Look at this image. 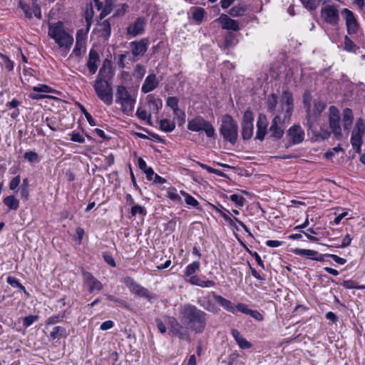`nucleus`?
<instances>
[{"mask_svg":"<svg viewBox=\"0 0 365 365\" xmlns=\"http://www.w3.org/2000/svg\"><path fill=\"white\" fill-rule=\"evenodd\" d=\"M329 126L336 140H340L343 138L342 125L344 130L347 133L349 132L353 122L354 113L351 108H346L341 114L339 110L334 106H331L329 108Z\"/></svg>","mask_w":365,"mask_h":365,"instance_id":"obj_1","label":"nucleus"},{"mask_svg":"<svg viewBox=\"0 0 365 365\" xmlns=\"http://www.w3.org/2000/svg\"><path fill=\"white\" fill-rule=\"evenodd\" d=\"M181 321L187 329L202 333L207 326V314L191 304H185L180 309Z\"/></svg>","mask_w":365,"mask_h":365,"instance_id":"obj_2","label":"nucleus"},{"mask_svg":"<svg viewBox=\"0 0 365 365\" xmlns=\"http://www.w3.org/2000/svg\"><path fill=\"white\" fill-rule=\"evenodd\" d=\"M48 36L53 39L55 43L61 48H64L68 51L73 45V38L66 30L63 21H58L55 23L48 24Z\"/></svg>","mask_w":365,"mask_h":365,"instance_id":"obj_3","label":"nucleus"},{"mask_svg":"<svg viewBox=\"0 0 365 365\" xmlns=\"http://www.w3.org/2000/svg\"><path fill=\"white\" fill-rule=\"evenodd\" d=\"M220 133L225 140L235 145L238 137V125L230 115H225L222 118Z\"/></svg>","mask_w":365,"mask_h":365,"instance_id":"obj_4","label":"nucleus"},{"mask_svg":"<svg viewBox=\"0 0 365 365\" xmlns=\"http://www.w3.org/2000/svg\"><path fill=\"white\" fill-rule=\"evenodd\" d=\"M115 102L121 106L122 111L129 115L134 110L136 102V96L131 94L124 86H118L116 88Z\"/></svg>","mask_w":365,"mask_h":365,"instance_id":"obj_5","label":"nucleus"},{"mask_svg":"<svg viewBox=\"0 0 365 365\" xmlns=\"http://www.w3.org/2000/svg\"><path fill=\"white\" fill-rule=\"evenodd\" d=\"M93 88L96 96L104 103L110 106L113 101V91L112 84L108 81L96 79Z\"/></svg>","mask_w":365,"mask_h":365,"instance_id":"obj_6","label":"nucleus"},{"mask_svg":"<svg viewBox=\"0 0 365 365\" xmlns=\"http://www.w3.org/2000/svg\"><path fill=\"white\" fill-rule=\"evenodd\" d=\"M365 134V122L362 118L356 119L351 133L350 142L352 148L356 153H360L363 145V137Z\"/></svg>","mask_w":365,"mask_h":365,"instance_id":"obj_7","label":"nucleus"},{"mask_svg":"<svg viewBox=\"0 0 365 365\" xmlns=\"http://www.w3.org/2000/svg\"><path fill=\"white\" fill-rule=\"evenodd\" d=\"M187 129L192 132L204 131L207 138L215 135V129L213 125L202 116H197L188 120Z\"/></svg>","mask_w":365,"mask_h":365,"instance_id":"obj_8","label":"nucleus"},{"mask_svg":"<svg viewBox=\"0 0 365 365\" xmlns=\"http://www.w3.org/2000/svg\"><path fill=\"white\" fill-rule=\"evenodd\" d=\"M293 111V98L291 93L284 91L274 113L280 115L284 121L289 120Z\"/></svg>","mask_w":365,"mask_h":365,"instance_id":"obj_9","label":"nucleus"},{"mask_svg":"<svg viewBox=\"0 0 365 365\" xmlns=\"http://www.w3.org/2000/svg\"><path fill=\"white\" fill-rule=\"evenodd\" d=\"M40 0H19V6L24 11L26 18L31 19L33 16L41 19Z\"/></svg>","mask_w":365,"mask_h":365,"instance_id":"obj_10","label":"nucleus"},{"mask_svg":"<svg viewBox=\"0 0 365 365\" xmlns=\"http://www.w3.org/2000/svg\"><path fill=\"white\" fill-rule=\"evenodd\" d=\"M254 115L250 110H247L242 121V136L245 140H250L254 133Z\"/></svg>","mask_w":365,"mask_h":365,"instance_id":"obj_11","label":"nucleus"},{"mask_svg":"<svg viewBox=\"0 0 365 365\" xmlns=\"http://www.w3.org/2000/svg\"><path fill=\"white\" fill-rule=\"evenodd\" d=\"M286 137L289 143L285 144V148H288L292 145L299 144L303 142L304 131L299 125L295 124L289 128Z\"/></svg>","mask_w":365,"mask_h":365,"instance_id":"obj_12","label":"nucleus"},{"mask_svg":"<svg viewBox=\"0 0 365 365\" xmlns=\"http://www.w3.org/2000/svg\"><path fill=\"white\" fill-rule=\"evenodd\" d=\"M284 122L280 115L274 116L269 127V133L272 138L279 140L283 136L285 128Z\"/></svg>","mask_w":365,"mask_h":365,"instance_id":"obj_13","label":"nucleus"},{"mask_svg":"<svg viewBox=\"0 0 365 365\" xmlns=\"http://www.w3.org/2000/svg\"><path fill=\"white\" fill-rule=\"evenodd\" d=\"M345 21L347 32L349 34H355L359 29V24L355 18L354 13L348 9H344L341 11Z\"/></svg>","mask_w":365,"mask_h":365,"instance_id":"obj_14","label":"nucleus"},{"mask_svg":"<svg viewBox=\"0 0 365 365\" xmlns=\"http://www.w3.org/2000/svg\"><path fill=\"white\" fill-rule=\"evenodd\" d=\"M149 45V40L146 38H142L138 41H132L130 43L133 61L138 60L140 56H143L147 51Z\"/></svg>","mask_w":365,"mask_h":365,"instance_id":"obj_15","label":"nucleus"},{"mask_svg":"<svg viewBox=\"0 0 365 365\" xmlns=\"http://www.w3.org/2000/svg\"><path fill=\"white\" fill-rule=\"evenodd\" d=\"M322 16L324 21L331 25H336L339 20V11L336 6L327 5L322 9Z\"/></svg>","mask_w":365,"mask_h":365,"instance_id":"obj_16","label":"nucleus"},{"mask_svg":"<svg viewBox=\"0 0 365 365\" xmlns=\"http://www.w3.org/2000/svg\"><path fill=\"white\" fill-rule=\"evenodd\" d=\"M146 21L143 17H138L127 27V34L132 36H136L144 32Z\"/></svg>","mask_w":365,"mask_h":365,"instance_id":"obj_17","label":"nucleus"},{"mask_svg":"<svg viewBox=\"0 0 365 365\" xmlns=\"http://www.w3.org/2000/svg\"><path fill=\"white\" fill-rule=\"evenodd\" d=\"M268 121L265 115L259 113L257 121V133L255 138L263 140L267 132Z\"/></svg>","mask_w":365,"mask_h":365,"instance_id":"obj_18","label":"nucleus"},{"mask_svg":"<svg viewBox=\"0 0 365 365\" xmlns=\"http://www.w3.org/2000/svg\"><path fill=\"white\" fill-rule=\"evenodd\" d=\"M159 81L156 75L153 73H150L145 79L144 83L141 87V92L143 93H148L154 91L159 86Z\"/></svg>","mask_w":365,"mask_h":365,"instance_id":"obj_19","label":"nucleus"},{"mask_svg":"<svg viewBox=\"0 0 365 365\" xmlns=\"http://www.w3.org/2000/svg\"><path fill=\"white\" fill-rule=\"evenodd\" d=\"M221 24L222 29L225 30H232L237 31L240 30L239 23L236 20L232 19L226 14H221L217 19Z\"/></svg>","mask_w":365,"mask_h":365,"instance_id":"obj_20","label":"nucleus"},{"mask_svg":"<svg viewBox=\"0 0 365 365\" xmlns=\"http://www.w3.org/2000/svg\"><path fill=\"white\" fill-rule=\"evenodd\" d=\"M212 296L216 302L227 312L235 314L236 311H237V304L235 305L231 301L216 294L215 292H212Z\"/></svg>","mask_w":365,"mask_h":365,"instance_id":"obj_21","label":"nucleus"},{"mask_svg":"<svg viewBox=\"0 0 365 365\" xmlns=\"http://www.w3.org/2000/svg\"><path fill=\"white\" fill-rule=\"evenodd\" d=\"M100 57L98 53L94 50L91 49L88 54V58L86 62V66L88 67L91 74H94L98 70L97 63L99 61Z\"/></svg>","mask_w":365,"mask_h":365,"instance_id":"obj_22","label":"nucleus"},{"mask_svg":"<svg viewBox=\"0 0 365 365\" xmlns=\"http://www.w3.org/2000/svg\"><path fill=\"white\" fill-rule=\"evenodd\" d=\"M85 282L89 285V292L92 293L95 289L101 291L103 289L102 283L96 279L90 272L83 273Z\"/></svg>","mask_w":365,"mask_h":365,"instance_id":"obj_23","label":"nucleus"},{"mask_svg":"<svg viewBox=\"0 0 365 365\" xmlns=\"http://www.w3.org/2000/svg\"><path fill=\"white\" fill-rule=\"evenodd\" d=\"M237 311L241 313L250 315L253 319L259 322H261L264 319V317L260 312H259L257 310L250 309L248 306L244 303L237 304Z\"/></svg>","mask_w":365,"mask_h":365,"instance_id":"obj_24","label":"nucleus"},{"mask_svg":"<svg viewBox=\"0 0 365 365\" xmlns=\"http://www.w3.org/2000/svg\"><path fill=\"white\" fill-rule=\"evenodd\" d=\"M131 292L139 297L145 298L148 301H150L155 297L154 294H151L148 289L142 287L139 284L138 285H135Z\"/></svg>","mask_w":365,"mask_h":365,"instance_id":"obj_25","label":"nucleus"},{"mask_svg":"<svg viewBox=\"0 0 365 365\" xmlns=\"http://www.w3.org/2000/svg\"><path fill=\"white\" fill-rule=\"evenodd\" d=\"M303 104L307 112V118L308 120L307 124L309 125V127H311L309 121L312 114V96L309 91H305L303 95Z\"/></svg>","mask_w":365,"mask_h":365,"instance_id":"obj_26","label":"nucleus"},{"mask_svg":"<svg viewBox=\"0 0 365 365\" xmlns=\"http://www.w3.org/2000/svg\"><path fill=\"white\" fill-rule=\"evenodd\" d=\"M147 101L150 109L154 113H158L159 110L162 107V101L159 98H155L153 96H147Z\"/></svg>","mask_w":365,"mask_h":365,"instance_id":"obj_27","label":"nucleus"},{"mask_svg":"<svg viewBox=\"0 0 365 365\" xmlns=\"http://www.w3.org/2000/svg\"><path fill=\"white\" fill-rule=\"evenodd\" d=\"M111 78V68L106 66V61L103 62L102 67L100 68L96 79L108 81Z\"/></svg>","mask_w":365,"mask_h":365,"instance_id":"obj_28","label":"nucleus"},{"mask_svg":"<svg viewBox=\"0 0 365 365\" xmlns=\"http://www.w3.org/2000/svg\"><path fill=\"white\" fill-rule=\"evenodd\" d=\"M293 253L297 255L305 257L307 259H313L315 258V255H318V252L312 250L299 249L297 248L293 250Z\"/></svg>","mask_w":365,"mask_h":365,"instance_id":"obj_29","label":"nucleus"},{"mask_svg":"<svg viewBox=\"0 0 365 365\" xmlns=\"http://www.w3.org/2000/svg\"><path fill=\"white\" fill-rule=\"evenodd\" d=\"M4 204L7 206L9 210H16L19 207V200L14 195H9L3 200Z\"/></svg>","mask_w":365,"mask_h":365,"instance_id":"obj_30","label":"nucleus"},{"mask_svg":"<svg viewBox=\"0 0 365 365\" xmlns=\"http://www.w3.org/2000/svg\"><path fill=\"white\" fill-rule=\"evenodd\" d=\"M99 31L101 32V36H103L105 39H108L111 33L110 24L108 20L103 21L101 24H99Z\"/></svg>","mask_w":365,"mask_h":365,"instance_id":"obj_31","label":"nucleus"},{"mask_svg":"<svg viewBox=\"0 0 365 365\" xmlns=\"http://www.w3.org/2000/svg\"><path fill=\"white\" fill-rule=\"evenodd\" d=\"M66 329L63 327L61 326L53 327V330L50 333V337L53 340L61 337H66Z\"/></svg>","mask_w":365,"mask_h":365,"instance_id":"obj_32","label":"nucleus"},{"mask_svg":"<svg viewBox=\"0 0 365 365\" xmlns=\"http://www.w3.org/2000/svg\"><path fill=\"white\" fill-rule=\"evenodd\" d=\"M197 303L205 310L211 312H215L216 309L215 304L207 297L200 298L197 300Z\"/></svg>","mask_w":365,"mask_h":365,"instance_id":"obj_33","label":"nucleus"},{"mask_svg":"<svg viewBox=\"0 0 365 365\" xmlns=\"http://www.w3.org/2000/svg\"><path fill=\"white\" fill-rule=\"evenodd\" d=\"M266 103L268 110L274 113L279 102H278L277 96L275 94H271L267 97Z\"/></svg>","mask_w":365,"mask_h":365,"instance_id":"obj_34","label":"nucleus"},{"mask_svg":"<svg viewBox=\"0 0 365 365\" xmlns=\"http://www.w3.org/2000/svg\"><path fill=\"white\" fill-rule=\"evenodd\" d=\"M160 129L166 133L172 132L175 128V123L168 119H163L160 121Z\"/></svg>","mask_w":365,"mask_h":365,"instance_id":"obj_35","label":"nucleus"},{"mask_svg":"<svg viewBox=\"0 0 365 365\" xmlns=\"http://www.w3.org/2000/svg\"><path fill=\"white\" fill-rule=\"evenodd\" d=\"M6 282L11 287L19 288L20 290L23 291L25 294L29 295V293L27 292L25 287L22 285L20 281L15 277L9 276L6 278Z\"/></svg>","mask_w":365,"mask_h":365,"instance_id":"obj_36","label":"nucleus"},{"mask_svg":"<svg viewBox=\"0 0 365 365\" xmlns=\"http://www.w3.org/2000/svg\"><path fill=\"white\" fill-rule=\"evenodd\" d=\"M325 108V104L319 100L314 101V108L312 110L311 118L319 115Z\"/></svg>","mask_w":365,"mask_h":365,"instance_id":"obj_37","label":"nucleus"},{"mask_svg":"<svg viewBox=\"0 0 365 365\" xmlns=\"http://www.w3.org/2000/svg\"><path fill=\"white\" fill-rule=\"evenodd\" d=\"M166 103L173 110L174 114L178 116L180 113V110L178 108V99L176 97H168Z\"/></svg>","mask_w":365,"mask_h":365,"instance_id":"obj_38","label":"nucleus"},{"mask_svg":"<svg viewBox=\"0 0 365 365\" xmlns=\"http://www.w3.org/2000/svg\"><path fill=\"white\" fill-rule=\"evenodd\" d=\"M344 49L348 52L356 53L359 46L347 36L344 37Z\"/></svg>","mask_w":365,"mask_h":365,"instance_id":"obj_39","label":"nucleus"},{"mask_svg":"<svg viewBox=\"0 0 365 365\" xmlns=\"http://www.w3.org/2000/svg\"><path fill=\"white\" fill-rule=\"evenodd\" d=\"M247 10V7L245 4H239L233 6L230 10V14L232 16H240L244 15Z\"/></svg>","mask_w":365,"mask_h":365,"instance_id":"obj_40","label":"nucleus"},{"mask_svg":"<svg viewBox=\"0 0 365 365\" xmlns=\"http://www.w3.org/2000/svg\"><path fill=\"white\" fill-rule=\"evenodd\" d=\"M200 261H195L192 263L188 264L185 270V275L187 277L192 276L197 270L200 269Z\"/></svg>","mask_w":365,"mask_h":365,"instance_id":"obj_41","label":"nucleus"},{"mask_svg":"<svg viewBox=\"0 0 365 365\" xmlns=\"http://www.w3.org/2000/svg\"><path fill=\"white\" fill-rule=\"evenodd\" d=\"M137 117L143 120H147L149 125H151V113H148L146 110L138 108L136 111Z\"/></svg>","mask_w":365,"mask_h":365,"instance_id":"obj_42","label":"nucleus"},{"mask_svg":"<svg viewBox=\"0 0 365 365\" xmlns=\"http://www.w3.org/2000/svg\"><path fill=\"white\" fill-rule=\"evenodd\" d=\"M33 91L46 93H55L57 91L46 84H39L36 86L33 87Z\"/></svg>","mask_w":365,"mask_h":365,"instance_id":"obj_43","label":"nucleus"},{"mask_svg":"<svg viewBox=\"0 0 365 365\" xmlns=\"http://www.w3.org/2000/svg\"><path fill=\"white\" fill-rule=\"evenodd\" d=\"M85 41L79 40L78 38V41L76 42L75 47L73 50L72 54L75 55L76 56H81L82 54V52L85 51Z\"/></svg>","mask_w":365,"mask_h":365,"instance_id":"obj_44","label":"nucleus"},{"mask_svg":"<svg viewBox=\"0 0 365 365\" xmlns=\"http://www.w3.org/2000/svg\"><path fill=\"white\" fill-rule=\"evenodd\" d=\"M168 326L170 329V331L175 334H178V331L182 329V326L174 317H170L168 320Z\"/></svg>","mask_w":365,"mask_h":365,"instance_id":"obj_45","label":"nucleus"},{"mask_svg":"<svg viewBox=\"0 0 365 365\" xmlns=\"http://www.w3.org/2000/svg\"><path fill=\"white\" fill-rule=\"evenodd\" d=\"M205 14L204 9L200 7L195 8L192 12V18L196 22L200 23L205 16Z\"/></svg>","mask_w":365,"mask_h":365,"instance_id":"obj_46","label":"nucleus"},{"mask_svg":"<svg viewBox=\"0 0 365 365\" xmlns=\"http://www.w3.org/2000/svg\"><path fill=\"white\" fill-rule=\"evenodd\" d=\"M304 6L308 10H315L319 5L321 0H300Z\"/></svg>","mask_w":365,"mask_h":365,"instance_id":"obj_47","label":"nucleus"},{"mask_svg":"<svg viewBox=\"0 0 365 365\" xmlns=\"http://www.w3.org/2000/svg\"><path fill=\"white\" fill-rule=\"evenodd\" d=\"M93 16V11L92 5L91 4L90 9L87 8L86 11H85V19H86V25H87V31H89V29H90V27L92 24Z\"/></svg>","mask_w":365,"mask_h":365,"instance_id":"obj_48","label":"nucleus"},{"mask_svg":"<svg viewBox=\"0 0 365 365\" xmlns=\"http://www.w3.org/2000/svg\"><path fill=\"white\" fill-rule=\"evenodd\" d=\"M343 287L345 289H364L365 285H357L353 280H345L342 283Z\"/></svg>","mask_w":365,"mask_h":365,"instance_id":"obj_49","label":"nucleus"},{"mask_svg":"<svg viewBox=\"0 0 365 365\" xmlns=\"http://www.w3.org/2000/svg\"><path fill=\"white\" fill-rule=\"evenodd\" d=\"M64 317H65L64 313L51 316L50 317H48L47 319L46 325L48 326V325L55 324L62 321L63 319L64 318Z\"/></svg>","mask_w":365,"mask_h":365,"instance_id":"obj_50","label":"nucleus"},{"mask_svg":"<svg viewBox=\"0 0 365 365\" xmlns=\"http://www.w3.org/2000/svg\"><path fill=\"white\" fill-rule=\"evenodd\" d=\"M181 194L183 195L185 197V202L188 205H191V206H192L194 207H198L199 202H198V201L195 197H193L192 196H191L190 195L186 193L184 191H181Z\"/></svg>","mask_w":365,"mask_h":365,"instance_id":"obj_51","label":"nucleus"},{"mask_svg":"<svg viewBox=\"0 0 365 365\" xmlns=\"http://www.w3.org/2000/svg\"><path fill=\"white\" fill-rule=\"evenodd\" d=\"M130 213L132 217L135 216L136 215H141L143 216H145L146 215V210L145 209L139 205H134L131 207Z\"/></svg>","mask_w":365,"mask_h":365,"instance_id":"obj_52","label":"nucleus"},{"mask_svg":"<svg viewBox=\"0 0 365 365\" xmlns=\"http://www.w3.org/2000/svg\"><path fill=\"white\" fill-rule=\"evenodd\" d=\"M112 3L110 0H106V4L103 6V9L101 11L100 14V18L102 19L106 17L108 14H109L112 11Z\"/></svg>","mask_w":365,"mask_h":365,"instance_id":"obj_53","label":"nucleus"},{"mask_svg":"<svg viewBox=\"0 0 365 365\" xmlns=\"http://www.w3.org/2000/svg\"><path fill=\"white\" fill-rule=\"evenodd\" d=\"M24 158L30 163L37 162L38 160V155L34 151L26 152L24 155Z\"/></svg>","mask_w":365,"mask_h":365,"instance_id":"obj_54","label":"nucleus"},{"mask_svg":"<svg viewBox=\"0 0 365 365\" xmlns=\"http://www.w3.org/2000/svg\"><path fill=\"white\" fill-rule=\"evenodd\" d=\"M231 201L235 203L237 206H243L245 202V199L238 194H233L230 197Z\"/></svg>","mask_w":365,"mask_h":365,"instance_id":"obj_55","label":"nucleus"},{"mask_svg":"<svg viewBox=\"0 0 365 365\" xmlns=\"http://www.w3.org/2000/svg\"><path fill=\"white\" fill-rule=\"evenodd\" d=\"M38 317L36 315H29L23 319V325L25 327H30L33 323L38 320Z\"/></svg>","mask_w":365,"mask_h":365,"instance_id":"obj_56","label":"nucleus"},{"mask_svg":"<svg viewBox=\"0 0 365 365\" xmlns=\"http://www.w3.org/2000/svg\"><path fill=\"white\" fill-rule=\"evenodd\" d=\"M106 299L108 300L113 302L115 303H117L120 307H128L127 306V303L124 300H123V299L116 298L114 296L110 295V294H106Z\"/></svg>","mask_w":365,"mask_h":365,"instance_id":"obj_57","label":"nucleus"},{"mask_svg":"<svg viewBox=\"0 0 365 365\" xmlns=\"http://www.w3.org/2000/svg\"><path fill=\"white\" fill-rule=\"evenodd\" d=\"M145 73V68L144 66L138 64L135 66V71H134V75L139 78H142Z\"/></svg>","mask_w":365,"mask_h":365,"instance_id":"obj_58","label":"nucleus"},{"mask_svg":"<svg viewBox=\"0 0 365 365\" xmlns=\"http://www.w3.org/2000/svg\"><path fill=\"white\" fill-rule=\"evenodd\" d=\"M2 61L6 70L11 71L14 69V62L8 56H2Z\"/></svg>","mask_w":365,"mask_h":365,"instance_id":"obj_59","label":"nucleus"},{"mask_svg":"<svg viewBox=\"0 0 365 365\" xmlns=\"http://www.w3.org/2000/svg\"><path fill=\"white\" fill-rule=\"evenodd\" d=\"M344 151V150L341 148V145H338L336 147L334 148L331 151L327 152L324 155L327 159H330L335 155V153Z\"/></svg>","mask_w":365,"mask_h":365,"instance_id":"obj_60","label":"nucleus"},{"mask_svg":"<svg viewBox=\"0 0 365 365\" xmlns=\"http://www.w3.org/2000/svg\"><path fill=\"white\" fill-rule=\"evenodd\" d=\"M81 110L82 113L84 114V115H85L86 118L87 119L90 125H91V126L96 125L95 120L93 118L91 115L86 110V109L83 106H81Z\"/></svg>","mask_w":365,"mask_h":365,"instance_id":"obj_61","label":"nucleus"},{"mask_svg":"<svg viewBox=\"0 0 365 365\" xmlns=\"http://www.w3.org/2000/svg\"><path fill=\"white\" fill-rule=\"evenodd\" d=\"M21 182V177L20 175H17L12 178L9 183V188L11 190H15L18 187Z\"/></svg>","mask_w":365,"mask_h":365,"instance_id":"obj_62","label":"nucleus"},{"mask_svg":"<svg viewBox=\"0 0 365 365\" xmlns=\"http://www.w3.org/2000/svg\"><path fill=\"white\" fill-rule=\"evenodd\" d=\"M168 197L175 202H180L181 200L180 196L177 193L175 189L169 190L167 195Z\"/></svg>","mask_w":365,"mask_h":365,"instance_id":"obj_63","label":"nucleus"},{"mask_svg":"<svg viewBox=\"0 0 365 365\" xmlns=\"http://www.w3.org/2000/svg\"><path fill=\"white\" fill-rule=\"evenodd\" d=\"M240 349H250L252 346V344L249 342L244 337H242L241 339L239 340L237 343Z\"/></svg>","mask_w":365,"mask_h":365,"instance_id":"obj_64","label":"nucleus"}]
</instances>
